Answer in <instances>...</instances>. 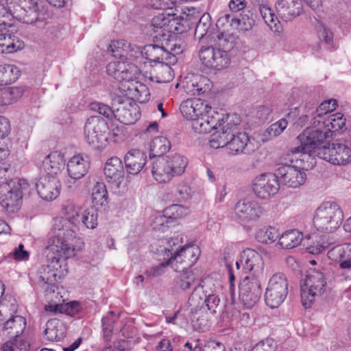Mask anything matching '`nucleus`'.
I'll use <instances>...</instances> for the list:
<instances>
[{"label": "nucleus", "instance_id": "obj_8", "mask_svg": "<svg viewBox=\"0 0 351 351\" xmlns=\"http://www.w3.org/2000/svg\"><path fill=\"white\" fill-rule=\"evenodd\" d=\"M29 184L25 179H5L0 183V205L8 214H14L21 209L23 197Z\"/></svg>", "mask_w": 351, "mask_h": 351}, {"label": "nucleus", "instance_id": "obj_27", "mask_svg": "<svg viewBox=\"0 0 351 351\" xmlns=\"http://www.w3.org/2000/svg\"><path fill=\"white\" fill-rule=\"evenodd\" d=\"M209 106L203 100L197 98H191L183 101L180 106V110L182 116L187 120L193 121L195 123L198 119L206 113Z\"/></svg>", "mask_w": 351, "mask_h": 351}, {"label": "nucleus", "instance_id": "obj_35", "mask_svg": "<svg viewBox=\"0 0 351 351\" xmlns=\"http://www.w3.org/2000/svg\"><path fill=\"white\" fill-rule=\"evenodd\" d=\"M303 239L302 233L297 230L285 232L279 237L276 246L282 249H293L298 246Z\"/></svg>", "mask_w": 351, "mask_h": 351}, {"label": "nucleus", "instance_id": "obj_63", "mask_svg": "<svg viewBox=\"0 0 351 351\" xmlns=\"http://www.w3.org/2000/svg\"><path fill=\"white\" fill-rule=\"evenodd\" d=\"M13 256L16 261H26L29 258V253L25 250L23 244L21 243L13 251Z\"/></svg>", "mask_w": 351, "mask_h": 351}, {"label": "nucleus", "instance_id": "obj_37", "mask_svg": "<svg viewBox=\"0 0 351 351\" xmlns=\"http://www.w3.org/2000/svg\"><path fill=\"white\" fill-rule=\"evenodd\" d=\"M21 75L20 69L14 64L0 65V86H6L16 82Z\"/></svg>", "mask_w": 351, "mask_h": 351}, {"label": "nucleus", "instance_id": "obj_12", "mask_svg": "<svg viewBox=\"0 0 351 351\" xmlns=\"http://www.w3.org/2000/svg\"><path fill=\"white\" fill-rule=\"evenodd\" d=\"M106 182L114 194L123 195L129 189L130 177L125 174L122 160L118 157L109 158L104 168Z\"/></svg>", "mask_w": 351, "mask_h": 351}, {"label": "nucleus", "instance_id": "obj_64", "mask_svg": "<svg viewBox=\"0 0 351 351\" xmlns=\"http://www.w3.org/2000/svg\"><path fill=\"white\" fill-rule=\"evenodd\" d=\"M15 308L13 306L12 308H8V306L4 304H0V326H3L5 323V320L8 317L12 316V312H14Z\"/></svg>", "mask_w": 351, "mask_h": 351}, {"label": "nucleus", "instance_id": "obj_2", "mask_svg": "<svg viewBox=\"0 0 351 351\" xmlns=\"http://www.w3.org/2000/svg\"><path fill=\"white\" fill-rule=\"evenodd\" d=\"M81 208L73 203L62 206L61 214L53 219V236L49 239V247L53 252H62L66 256H74L77 250L83 247L81 238L76 236L71 225H76Z\"/></svg>", "mask_w": 351, "mask_h": 351}, {"label": "nucleus", "instance_id": "obj_20", "mask_svg": "<svg viewBox=\"0 0 351 351\" xmlns=\"http://www.w3.org/2000/svg\"><path fill=\"white\" fill-rule=\"evenodd\" d=\"M319 157L334 165H345L351 160V149L336 141L331 147L323 146L318 151Z\"/></svg>", "mask_w": 351, "mask_h": 351}, {"label": "nucleus", "instance_id": "obj_53", "mask_svg": "<svg viewBox=\"0 0 351 351\" xmlns=\"http://www.w3.org/2000/svg\"><path fill=\"white\" fill-rule=\"evenodd\" d=\"M90 109L106 118L112 119L115 114V108L112 110L109 106L98 101H93L89 104Z\"/></svg>", "mask_w": 351, "mask_h": 351}, {"label": "nucleus", "instance_id": "obj_1", "mask_svg": "<svg viewBox=\"0 0 351 351\" xmlns=\"http://www.w3.org/2000/svg\"><path fill=\"white\" fill-rule=\"evenodd\" d=\"M106 72L119 82L118 88L110 93L112 105L114 106L124 101L136 100L144 103L149 99V91L145 84L137 80L140 71L133 63L110 62L107 65Z\"/></svg>", "mask_w": 351, "mask_h": 351}, {"label": "nucleus", "instance_id": "obj_29", "mask_svg": "<svg viewBox=\"0 0 351 351\" xmlns=\"http://www.w3.org/2000/svg\"><path fill=\"white\" fill-rule=\"evenodd\" d=\"M228 119L229 117H226L227 123L211 135L209 140L211 147L218 149L226 147L228 148L231 136H233V133L237 132V121H228Z\"/></svg>", "mask_w": 351, "mask_h": 351}, {"label": "nucleus", "instance_id": "obj_61", "mask_svg": "<svg viewBox=\"0 0 351 351\" xmlns=\"http://www.w3.org/2000/svg\"><path fill=\"white\" fill-rule=\"evenodd\" d=\"M344 254V245H337L328 252V258L332 261L341 263L343 255Z\"/></svg>", "mask_w": 351, "mask_h": 351}, {"label": "nucleus", "instance_id": "obj_55", "mask_svg": "<svg viewBox=\"0 0 351 351\" xmlns=\"http://www.w3.org/2000/svg\"><path fill=\"white\" fill-rule=\"evenodd\" d=\"M288 121L286 119H281L278 121L271 124L265 131V136L269 138L279 136L287 127Z\"/></svg>", "mask_w": 351, "mask_h": 351}, {"label": "nucleus", "instance_id": "obj_44", "mask_svg": "<svg viewBox=\"0 0 351 351\" xmlns=\"http://www.w3.org/2000/svg\"><path fill=\"white\" fill-rule=\"evenodd\" d=\"M82 224L88 229L97 226V215L93 208L81 210L75 226Z\"/></svg>", "mask_w": 351, "mask_h": 351}, {"label": "nucleus", "instance_id": "obj_11", "mask_svg": "<svg viewBox=\"0 0 351 351\" xmlns=\"http://www.w3.org/2000/svg\"><path fill=\"white\" fill-rule=\"evenodd\" d=\"M188 163L187 158L178 153L158 158L155 162V180L169 182L173 177L182 175Z\"/></svg>", "mask_w": 351, "mask_h": 351}, {"label": "nucleus", "instance_id": "obj_5", "mask_svg": "<svg viewBox=\"0 0 351 351\" xmlns=\"http://www.w3.org/2000/svg\"><path fill=\"white\" fill-rule=\"evenodd\" d=\"M313 125V128H307L298 136L300 145L291 148L289 151L292 155H298L300 160H306L305 168L311 169L316 163L315 156L318 155L319 149L323 147L319 145L324 140L330 138V132L324 131L321 125Z\"/></svg>", "mask_w": 351, "mask_h": 351}, {"label": "nucleus", "instance_id": "obj_18", "mask_svg": "<svg viewBox=\"0 0 351 351\" xmlns=\"http://www.w3.org/2000/svg\"><path fill=\"white\" fill-rule=\"evenodd\" d=\"M279 181L276 173H265L256 176L252 184L254 194L260 199H269L279 191Z\"/></svg>", "mask_w": 351, "mask_h": 351}, {"label": "nucleus", "instance_id": "obj_17", "mask_svg": "<svg viewBox=\"0 0 351 351\" xmlns=\"http://www.w3.org/2000/svg\"><path fill=\"white\" fill-rule=\"evenodd\" d=\"M202 63L210 69L221 71L228 67L230 57L226 50L213 47H202L199 53Z\"/></svg>", "mask_w": 351, "mask_h": 351}, {"label": "nucleus", "instance_id": "obj_52", "mask_svg": "<svg viewBox=\"0 0 351 351\" xmlns=\"http://www.w3.org/2000/svg\"><path fill=\"white\" fill-rule=\"evenodd\" d=\"M155 162L159 157L166 156L165 154L171 149L170 141L165 136L155 137Z\"/></svg>", "mask_w": 351, "mask_h": 351}, {"label": "nucleus", "instance_id": "obj_19", "mask_svg": "<svg viewBox=\"0 0 351 351\" xmlns=\"http://www.w3.org/2000/svg\"><path fill=\"white\" fill-rule=\"evenodd\" d=\"M237 269H239L240 265H242L243 269L245 273H249L251 278H260L263 275L264 262L261 255L256 251L247 248L244 250L241 254L239 261L235 263Z\"/></svg>", "mask_w": 351, "mask_h": 351}, {"label": "nucleus", "instance_id": "obj_54", "mask_svg": "<svg viewBox=\"0 0 351 351\" xmlns=\"http://www.w3.org/2000/svg\"><path fill=\"white\" fill-rule=\"evenodd\" d=\"M209 80L205 77H199V80L197 78L195 79V84L196 88H190L189 83L188 82L186 86V91L193 95H199L203 94L208 90H209L208 82Z\"/></svg>", "mask_w": 351, "mask_h": 351}, {"label": "nucleus", "instance_id": "obj_36", "mask_svg": "<svg viewBox=\"0 0 351 351\" xmlns=\"http://www.w3.org/2000/svg\"><path fill=\"white\" fill-rule=\"evenodd\" d=\"M24 43L19 38L8 34L3 35L0 41V53H12L24 48Z\"/></svg>", "mask_w": 351, "mask_h": 351}, {"label": "nucleus", "instance_id": "obj_56", "mask_svg": "<svg viewBox=\"0 0 351 351\" xmlns=\"http://www.w3.org/2000/svg\"><path fill=\"white\" fill-rule=\"evenodd\" d=\"M315 29L316 30L317 35L325 43L330 44L332 42L333 33L327 28L324 24L319 21H316L314 24Z\"/></svg>", "mask_w": 351, "mask_h": 351}, {"label": "nucleus", "instance_id": "obj_50", "mask_svg": "<svg viewBox=\"0 0 351 351\" xmlns=\"http://www.w3.org/2000/svg\"><path fill=\"white\" fill-rule=\"evenodd\" d=\"M13 340L5 342L3 345L4 351H28L29 343L22 337H14Z\"/></svg>", "mask_w": 351, "mask_h": 351}, {"label": "nucleus", "instance_id": "obj_62", "mask_svg": "<svg viewBox=\"0 0 351 351\" xmlns=\"http://www.w3.org/2000/svg\"><path fill=\"white\" fill-rule=\"evenodd\" d=\"M232 35L226 34L225 32H220L217 35L215 41L217 43L219 47L229 49L232 47V45L229 46V45L232 44Z\"/></svg>", "mask_w": 351, "mask_h": 351}, {"label": "nucleus", "instance_id": "obj_25", "mask_svg": "<svg viewBox=\"0 0 351 351\" xmlns=\"http://www.w3.org/2000/svg\"><path fill=\"white\" fill-rule=\"evenodd\" d=\"M60 180L54 176H43L36 183L37 193L40 197L45 201L56 199L60 195Z\"/></svg>", "mask_w": 351, "mask_h": 351}, {"label": "nucleus", "instance_id": "obj_26", "mask_svg": "<svg viewBox=\"0 0 351 351\" xmlns=\"http://www.w3.org/2000/svg\"><path fill=\"white\" fill-rule=\"evenodd\" d=\"M112 106L115 108L114 118L125 125L135 123L141 117L140 108L134 101H124Z\"/></svg>", "mask_w": 351, "mask_h": 351}, {"label": "nucleus", "instance_id": "obj_24", "mask_svg": "<svg viewBox=\"0 0 351 351\" xmlns=\"http://www.w3.org/2000/svg\"><path fill=\"white\" fill-rule=\"evenodd\" d=\"M254 139H250L249 136L243 132H240L239 123L237 121V132L233 133L227 149L232 155L240 154H251L257 147L254 143Z\"/></svg>", "mask_w": 351, "mask_h": 351}, {"label": "nucleus", "instance_id": "obj_60", "mask_svg": "<svg viewBox=\"0 0 351 351\" xmlns=\"http://www.w3.org/2000/svg\"><path fill=\"white\" fill-rule=\"evenodd\" d=\"M339 265L341 269H347L348 272H351V245H344V254Z\"/></svg>", "mask_w": 351, "mask_h": 351}, {"label": "nucleus", "instance_id": "obj_28", "mask_svg": "<svg viewBox=\"0 0 351 351\" xmlns=\"http://www.w3.org/2000/svg\"><path fill=\"white\" fill-rule=\"evenodd\" d=\"M225 121L223 114L211 110L210 106L206 113H204L200 119L193 123V129L199 133L210 132L213 129L224 125Z\"/></svg>", "mask_w": 351, "mask_h": 351}, {"label": "nucleus", "instance_id": "obj_14", "mask_svg": "<svg viewBox=\"0 0 351 351\" xmlns=\"http://www.w3.org/2000/svg\"><path fill=\"white\" fill-rule=\"evenodd\" d=\"M108 130L109 126L100 117L88 118L84 126V136L86 142L95 149H103L108 146Z\"/></svg>", "mask_w": 351, "mask_h": 351}, {"label": "nucleus", "instance_id": "obj_21", "mask_svg": "<svg viewBox=\"0 0 351 351\" xmlns=\"http://www.w3.org/2000/svg\"><path fill=\"white\" fill-rule=\"evenodd\" d=\"M261 294L260 279L246 276L239 288V297L243 305L247 308L253 307L259 301Z\"/></svg>", "mask_w": 351, "mask_h": 351}, {"label": "nucleus", "instance_id": "obj_4", "mask_svg": "<svg viewBox=\"0 0 351 351\" xmlns=\"http://www.w3.org/2000/svg\"><path fill=\"white\" fill-rule=\"evenodd\" d=\"M167 247L158 250L156 259L158 265H155V276L160 275L165 269L171 266L175 271L189 269L198 260L200 256V250L196 245H186L182 246L178 251L171 252Z\"/></svg>", "mask_w": 351, "mask_h": 351}, {"label": "nucleus", "instance_id": "obj_10", "mask_svg": "<svg viewBox=\"0 0 351 351\" xmlns=\"http://www.w3.org/2000/svg\"><path fill=\"white\" fill-rule=\"evenodd\" d=\"M325 269L321 265L311 267L301 285V301L306 308L311 307L316 297L321 296L326 290Z\"/></svg>", "mask_w": 351, "mask_h": 351}, {"label": "nucleus", "instance_id": "obj_30", "mask_svg": "<svg viewBox=\"0 0 351 351\" xmlns=\"http://www.w3.org/2000/svg\"><path fill=\"white\" fill-rule=\"evenodd\" d=\"M124 162L128 176H136L143 170L146 165L147 155L138 149H131L125 154Z\"/></svg>", "mask_w": 351, "mask_h": 351}, {"label": "nucleus", "instance_id": "obj_31", "mask_svg": "<svg viewBox=\"0 0 351 351\" xmlns=\"http://www.w3.org/2000/svg\"><path fill=\"white\" fill-rule=\"evenodd\" d=\"M275 8L278 16L285 21H291L302 12L301 0H277Z\"/></svg>", "mask_w": 351, "mask_h": 351}, {"label": "nucleus", "instance_id": "obj_22", "mask_svg": "<svg viewBox=\"0 0 351 351\" xmlns=\"http://www.w3.org/2000/svg\"><path fill=\"white\" fill-rule=\"evenodd\" d=\"M159 5V8L155 6V36L162 38L160 33L172 35L171 32H178V22L171 9L163 8L161 3Z\"/></svg>", "mask_w": 351, "mask_h": 351}, {"label": "nucleus", "instance_id": "obj_48", "mask_svg": "<svg viewBox=\"0 0 351 351\" xmlns=\"http://www.w3.org/2000/svg\"><path fill=\"white\" fill-rule=\"evenodd\" d=\"M254 20L247 14L241 15V18L234 17L231 19V27L243 32L250 30L254 25Z\"/></svg>", "mask_w": 351, "mask_h": 351}, {"label": "nucleus", "instance_id": "obj_42", "mask_svg": "<svg viewBox=\"0 0 351 351\" xmlns=\"http://www.w3.org/2000/svg\"><path fill=\"white\" fill-rule=\"evenodd\" d=\"M259 11L265 23L275 32H280V24L274 10L267 5L261 4L259 6Z\"/></svg>", "mask_w": 351, "mask_h": 351}, {"label": "nucleus", "instance_id": "obj_51", "mask_svg": "<svg viewBox=\"0 0 351 351\" xmlns=\"http://www.w3.org/2000/svg\"><path fill=\"white\" fill-rule=\"evenodd\" d=\"M125 134L124 127L123 125H116L112 124L108 130V145L110 143H119L123 142Z\"/></svg>", "mask_w": 351, "mask_h": 351}, {"label": "nucleus", "instance_id": "obj_41", "mask_svg": "<svg viewBox=\"0 0 351 351\" xmlns=\"http://www.w3.org/2000/svg\"><path fill=\"white\" fill-rule=\"evenodd\" d=\"M191 325L194 330L205 331L210 326L208 313L204 308L192 311L190 313Z\"/></svg>", "mask_w": 351, "mask_h": 351}, {"label": "nucleus", "instance_id": "obj_58", "mask_svg": "<svg viewBox=\"0 0 351 351\" xmlns=\"http://www.w3.org/2000/svg\"><path fill=\"white\" fill-rule=\"evenodd\" d=\"M82 307L80 302L76 301L70 302L62 304V313L74 316L81 311Z\"/></svg>", "mask_w": 351, "mask_h": 351}, {"label": "nucleus", "instance_id": "obj_38", "mask_svg": "<svg viewBox=\"0 0 351 351\" xmlns=\"http://www.w3.org/2000/svg\"><path fill=\"white\" fill-rule=\"evenodd\" d=\"M45 332L48 340L58 341L64 338L66 330L64 324L61 322L53 319L47 322Z\"/></svg>", "mask_w": 351, "mask_h": 351}, {"label": "nucleus", "instance_id": "obj_15", "mask_svg": "<svg viewBox=\"0 0 351 351\" xmlns=\"http://www.w3.org/2000/svg\"><path fill=\"white\" fill-rule=\"evenodd\" d=\"M288 294V282L282 273L274 274L269 280L265 300L271 308H278L285 301Z\"/></svg>", "mask_w": 351, "mask_h": 351}, {"label": "nucleus", "instance_id": "obj_34", "mask_svg": "<svg viewBox=\"0 0 351 351\" xmlns=\"http://www.w3.org/2000/svg\"><path fill=\"white\" fill-rule=\"evenodd\" d=\"M26 327L25 319L21 315L10 316L4 324L2 330L10 338L18 337L21 335Z\"/></svg>", "mask_w": 351, "mask_h": 351}, {"label": "nucleus", "instance_id": "obj_45", "mask_svg": "<svg viewBox=\"0 0 351 351\" xmlns=\"http://www.w3.org/2000/svg\"><path fill=\"white\" fill-rule=\"evenodd\" d=\"M175 279V285L182 290H187L195 284L197 277L190 269L180 270Z\"/></svg>", "mask_w": 351, "mask_h": 351}, {"label": "nucleus", "instance_id": "obj_46", "mask_svg": "<svg viewBox=\"0 0 351 351\" xmlns=\"http://www.w3.org/2000/svg\"><path fill=\"white\" fill-rule=\"evenodd\" d=\"M279 237L278 230L271 226L259 229L256 234V239L263 243H272Z\"/></svg>", "mask_w": 351, "mask_h": 351}, {"label": "nucleus", "instance_id": "obj_32", "mask_svg": "<svg viewBox=\"0 0 351 351\" xmlns=\"http://www.w3.org/2000/svg\"><path fill=\"white\" fill-rule=\"evenodd\" d=\"M64 154L61 151H53L43 161V166L47 175L57 176L64 168Z\"/></svg>", "mask_w": 351, "mask_h": 351}, {"label": "nucleus", "instance_id": "obj_23", "mask_svg": "<svg viewBox=\"0 0 351 351\" xmlns=\"http://www.w3.org/2000/svg\"><path fill=\"white\" fill-rule=\"evenodd\" d=\"M234 212L239 220L248 223L258 220L263 215L264 208L256 200L243 198L236 204Z\"/></svg>", "mask_w": 351, "mask_h": 351}, {"label": "nucleus", "instance_id": "obj_7", "mask_svg": "<svg viewBox=\"0 0 351 351\" xmlns=\"http://www.w3.org/2000/svg\"><path fill=\"white\" fill-rule=\"evenodd\" d=\"M280 160V166L275 171L278 181L291 188H297L304 184L306 180L304 169H308L304 167L308 164L306 160H300L299 156L292 155L289 150Z\"/></svg>", "mask_w": 351, "mask_h": 351}, {"label": "nucleus", "instance_id": "obj_9", "mask_svg": "<svg viewBox=\"0 0 351 351\" xmlns=\"http://www.w3.org/2000/svg\"><path fill=\"white\" fill-rule=\"evenodd\" d=\"M39 17L37 3L32 0H0V19L10 22L13 19L27 24Z\"/></svg>", "mask_w": 351, "mask_h": 351}, {"label": "nucleus", "instance_id": "obj_57", "mask_svg": "<svg viewBox=\"0 0 351 351\" xmlns=\"http://www.w3.org/2000/svg\"><path fill=\"white\" fill-rule=\"evenodd\" d=\"M276 345L271 339H266L258 342L252 351H276Z\"/></svg>", "mask_w": 351, "mask_h": 351}, {"label": "nucleus", "instance_id": "obj_16", "mask_svg": "<svg viewBox=\"0 0 351 351\" xmlns=\"http://www.w3.org/2000/svg\"><path fill=\"white\" fill-rule=\"evenodd\" d=\"M66 167L68 178L64 183L70 189L76 180L84 178L87 174L90 163L86 155L77 153L68 158Z\"/></svg>", "mask_w": 351, "mask_h": 351}, {"label": "nucleus", "instance_id": "obj_40", "mask_svg": "<svg viewBox=\"0 0 351 351\" xmlns=\"http://www.w3.org/2000/svg\"><path fill=\"white\" fill-rule=\"evenodd\" d=\"M346 125V119L343 118V114L337 112L329 114L324 120L321 121V126L324 131L330 132V138L332 132L338 131L343 128Z\"/></svg>", "mask_w": 351, "mask_h": 351}, {"label": "nucleus", "instance_id": "obj_6", "mask_svg": "<svg viewBox=\"0 0 351 351\" xmlns=\"http://www.w3.org/2000/svg\"><path fill=\"white\" fill-rule=\"evenodd\" d=\"M47 262L42 265L35 278V281L47 292H54L58 279L66 274L65 259L66 256L62 252H53L47 245Z\"/></svg>", "mask_w": 351, "mask_h": 351}, {"label": "nucleus", "instance_id": "obj_13", "mask_svg": "<svg viewBox=\"0 0 351 351\" xmlns=\"http://www.w3.org/2000/svg\"><path fill=\"white\" fill-rule=\"evenodd\" d=\"M343 211L334 202H326L319 206L315 213L313 225L317 230L332 232L341 224Z\"/></svg>", "mask_w": 351, "mask_h": 351}, {"label": "nucleus", "instance_id": "obj_39", "mask_svg": "<svg viewBox=\"0 0 351 351\" xmlns=\"http://www.w3.org/2000/svg\"><path fill=\"white\" fill-rule=\"evenodd\" d=\"M335 99H328L323 101L317 108L313 114L311 124L314 126L321 125V121L327 117L330 113L333 111L337 106Z\"/></svg>", "mask_w": 351, "mask_h": 351}, {"label": "nucleus", "instance_id": "obj_43", "mask_svg": "<svg viewBox=\"0 0 351 351\" xmlns=\"http://www.w3.org/2000/svg\"><path fill=\"white\" fill-rule=\"evenodd\" d=\"M24 90L22 87L12 86L0 90V105H9L23 95Z\"/></svg>", "mask_w": 351, "mask_h": 351}, {"label": "nucleus", "instance_id": "obj_47", "mask_svg": "<svg viewBox=\"0 0 351 351\" xmlns=\"http://www.w3.org/2000/svg\"><path fill=\"white\" fill-rule=\"evenodd\" d=\"M189 213V208L180 204H172L162 210V216L169 219H180Z\"/></svg>", "mask_w": 351, "mask_h": 351}, {"label": "nucleus", "instance_id": "obj_49", "mask_svg": "<svg viewBox=\"0 0 351 351\" xmlns=\"http://www.w3.org/2000/svg\"><path fill=\"white\" fill-rule=\"evenodd\" d=\"M129 47V44L124 40L112 41L108 48V52L114 57L123 58ZM120 62H125L123 59Z\"/></svg>", "mask_w": 351, "mask_h": 351}, {"label": "nucleus", "instance_id": "obj_3", "mask_svg": "<svg viewBox=\"0 0 351 351\" xmlns=\"http://www.w3.org/2000/svg\"><path fill=\"white\" fill-rule=\"evenodd\" d=\"M155 36V73L156 82L167 83L173 78L170 66L176 61V56L182 53L185 45L176 35L168 33Z\"/></svg>", "mask_w": 351, "mask_h": 351}, {"label": "nucleus", "instance_id": "obj_59", "mask_svg": "<svg viewBox=\"0 0 351 351\" xmlns=\"http://www.w3.org/2000/svg\"><path fill=\"white\" fill-rule=\"evenodd\" d=\"M204 302L208 310L213 313H215L219 308L220 299L215 294H209L208 296H206Z\"/></svg>", "mask_w": 351, "mask_h": 351}, {"label": "nucleus", "instance_id": "obj_33", "mask_svg": "<svg viewBox=\"0 0 351 351\" xmlns=\"http://www.w3.org/2000/svg\"><path fill=\"white\" fill-rule=\"evenodd\" d=\"M92 203L96 210L106 211L109 208L108 195L104 182H97L92 189Z\"/></svg>", "mask_w": 351, "mask_h": 351}]
</instances>
